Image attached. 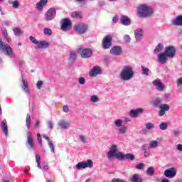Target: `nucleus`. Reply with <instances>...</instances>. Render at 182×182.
Segmentation results:
<instances>
[{
    "label": "nucleus",
    "mask_w": 182,
    "mask_h": 182,
    "mask_svg": "<svg viewBox=\"0 0 182 182\" xmlns=\"http://www.w3.org/2000/svg\"><path fill=\"white\" fill-rule=\"evenodd\" d=\"M119 77L121 80H124V82L132 80V79L134 77V70H133V67L130 65H124L120 72Z\"/></svg>",
    "instance_id": "obj_1"
},
{
    "label": "nucleus",
    "mask_w": 182,
    "mask_h": 182,
    "mask_svg": "<svg viewBox=\"0 0 182 182\" xmlns=\"http://www.w3.org/2000/svg\"><path fill=\"white\" fill-rule=\"evenodd\" d=\"M138 15L140 18H149L153 15V9L146 4H141L138 7Z\"/></svg>",
    "instance_id": "obj_2"
},
{
    "label": "nucleus",
    "mask_w": 182,
    "mask_h": 182,
    "mask_svg": "<svg viewBox=\"0 0 182 182\" xmlns=\"http://www.w3.org/2000/svg\"><path fill=\"white\" fill-rule=\"evenodd\" d=\"M107 157L108 160H112L113 157H116L117 160L122 159V152H119V150H117V145L114 144L111 146V149L107 154Z\"/></svg>",
    "instance_id": "obj_3"
},
{
    "label": "nucleus",
    "mask_w": 182,
    "mask_h": 182,
    "mask_svg": "<svg viewBox=\"0 0 182 182\" xmlns=\"http://www.w3.org/2000/svg\"><path fill=\"white\" fill-rule=\"evenodd\" d=\"M0 49L6 55V56H9V58H14V51L11 46L5 42L2 41V39L0 38Z\"/></svg>",
    "instance_id": "obj_4"
},
{
    "label": "nucleus",
    "mask_w": 182,
    "mask_h": 182,
    "mask_svg": "<svg viewBox=\"0 0 182 182\" xmlns=\"http://www.w3.org/2000/svg\"><path fill=\"white\" fill-rule=\"evenodd\" d=\"M78 53L81 55L83 59H87L93 55V51L90 48H80L78 49Z\"/></svg>",
    "instance_id": "obj_5"
},
{
    "label": "nucleus",
    "mask_w": 182,
    "mask_h": 182,
    "mask_svg": "<svg viewBox=\"0 0 182 182\" xmlns=\"http://www.w3.org/2000/svg\"><path fill=\"white\" fill-rule=\"evenodd\" d=\"M77 170H80L82 168H92L93 167V161L92 160H87V161L79 162L75 166Z\"/></svg>",
    "instance_id": "obj_6"
},
{
    "label": "nucleus",
    "mask_w": 182,
    "mask_h": 182,
    "mask_svg": "<svg viewBox=\"0 0 182 182\" xmlns=\"http://www.w3.org/2000/svg\"><path fill=\"white\" fill-rule=\"evenodd\" d=\"M164 174L167 178H174L177 176V169L174 167L169 168L164 171Z\"/></svg>",
    "instance_id": "obj_7"
},
{
    "label": "nucleus",
    "mask_w": 182,
    "mask_h": 182,
    "mask_svg": "<svg viewBox=\"0 0 182 182\" xmlns=\"http://www.w3.org/2000/svg\"><path fill=\"white\" fill-rule=\"evenodd\" d=\"M74 31L79 35H83L87 31V26L85 24H75L74 26Z\"/></svg>",
    "instance_id": "obj_8"
},
{
    "label": "nucleus",
    "mask_w": 182,
    "mask_h": 182,
    "mask_svg": "<svg viewBox=\"0 0 182 182\" xmlns=\"http://www.w3.org/2000/svg\"><path fill=\"white\" fill-rule=\"evenodd\" d=\"M72 28V24L70 23V20L69 18H63L61 21V29L63 32H68L70 31Z\"/></svg>",
    "instance_id": "obj_9"
},
{
    "label": "nucleus",
    "mask_w": 182,
    "mask_h": 182,
    "mask_svg": "<svg viewBox=\"0 0 182 182\" xmlns=\"http://www.w3.org/2000/svg\"><path fill=\"white\" fill-rule=\"evenodd\" d=\"M55 16H56V10L53 8H50L45 14L46 21H52L53 19H55Z\"/></svg>",
    "instance_id": "obj_10"
},
{
    "label": "nucleus",
    "mask_w": 182,
    "mask_h": 182,
    "mask_svg": "<svg viewBox=\"0 0 182 182\" xmlns=\"http://www.w3.org/2000/svg\"><path fill=\"white\" fill-rule=\"evenodd\" d=\"M109 53L113 56H120L123 53V49L121 46H114L110 49Z\"/></svg>",
    "instance_id": "obj_11"
},
{
    "label": "nucleus",
    "mask_w": 182,
    "mask_h": 182,
    "mask_svg": "<svg viewBox=\"0 0 182 182\" xmlns=\"http://www.w3.org/2000/svg\"><path fill=\"white\" fill-rule=\"evenodd\" d=\"M167 57L171 58L176 56V48L171 46L165 48V51L164 53Z\"/></svg>",
    "instance_id": "obj_12"
},
{
    "label": "nucleus",
    "mask_w": 182,
    "mask_h": 182,
    "mask_svg": "<svg viewBox=\"0 0 182 182\" xmlns=\"http://www.w3.org/2000/svg\"><path fill=\"white\" fill-rule=\"evenodd\" d=\"M144 35V31L141 28H137L134 31V36L136 39V42H141V39H143V36Z\"/></svg>",
    "instance_id": "obj_13"
},
{
    "label": "nucleus",
    "mask_w": 182,
    "mask_h": 182,
    "mask_svg": "<svg viewBox=\"0 0 182 182\" xmlns=\"http://www.w3.org/2000/svg\"><path fill=\"white\" fill-rule=\"evenodd\" d=\"M21 78L23 82L21 87L24 90L25 93L29 96V95H31V91H29V87H28V81H26V79H25V74H21Z\"/></svg>",
    "instance_id": "obj_14"
},
{
    "label": "nucleus",
    "mask_w": 182,
    "mask_h": 182,
    "mask_svg": "<svg viewBox=\"0 0 182 182\" xmlns=\"http://www.w3.org/2000/svg\"><path fill=\"white\" fill-rule=\"evenodd\" d=\"M152 85L153 86H156L159 92H163L164 90L165 86L161 83V80L159 78L154 80L152 82Z\"/></svg>",
    "instance_id": "obj_15"
},
{
    "label": "nucleus",
    "mask_w": 182,
    "mask_h": 182,
    "mask_svg": "<svg viewBox=\"0 0 182 182\" xmlns=\"http://www.w3.org/2000/svg\"><path fill=\"white\" fill-rule=\"evenodd\" d=\"M158 62L161 65H166L167 60H168V57L164 53H160L157 56Z\"/></svg>",
    "instance_id": "obj_16"
},
{
    "label": "nucleus",
    "mask_w": 182,
    "mask_h": 182,
    "mask_svg": "<svg viewBox=\"0 0 182 182\" xmlns=\"http://www.w3.org/2000/svg\"><path fill=\"white\" fill-rule=\"evenodd\" d=\"M112 46V38L109 36H105L102 41V48L104 49H109Z\"/></svg>",
    "instance_id": "obj_17"
},
{
    "label": "nucleus",
    "mask_w": 182,
    "mask_h": 182,
    "mask_svg": "<svg viewBox=\"0 0 182 182\" xmlns=\"http://www.w3.org/2000/svg\"><path fill=\"white\" fill-rule=\"evenodd\" d=\"M142 113H144V109L142 108H138L136 109H132L129 112V115L131 117H139V114H141Z\"/></svg>",
    "instance_id": "obj_18"
},
{
    "label": "nucleus",
    "mask_w": 182,
    "mask_h": 182,
    "mask_svg": "<svg viewBox=\"0 0 182 182\" xmlns=\"http://www.w3.org/2000/svg\"><path fill=\"white\" fill-rule=\"evenodd\" d=\"M100 73H102V69H100V67L95 66L91 70L90 76H91V77H96V75H100Z\"/></svg>",
    "instance_id": "obj_19"
},
{
    "label": "nucleus",
    "mask_w": 182,
    "mask_h": 182,
    "mask_svg": "<svg viewBox=\"0 0 182 182\" xmlns=\"http://www.w3.org/2000/svg\"><path fill=\"white\" fill-rule=\"evenodd\" d=\"M119 21L122 23V25H124V26H129V25H132V21L127 16H121Z\"/></svg>",
    "instance_id": "obj_20"
},
{
    "label": "nucleus",
    "mask_w": 182,
    "mask_h": 182,
    "mask_svg": "<svg viewBox=\"0 0 182 182\" xmlns=\"http://www.w3.org/2000/svg\"><path fill=\"white\" fill-rule=\"evenodd\" d=\"M27 143L29 144V149H33V137L32 136V133L31 132H27Z\"/></svg>",
    "instance_id": "obj_21"
},
{
    "label": "nucleus",
    "mask_w": 182,
    "mask_h": 182,
    "mask_svg": "<svg viewBox=\"0 0 182 182\" xmlns=\"http://www.w3.org/2000/svg\"><path fill=\"white\" fill-rule=\"evenodd\" d=\"M172 25L174 26H182V15L177 16L176 19L173 20Z\"/></svg>",
    "instance_id": "obj_22"
},
{
    "label": "nucleus",
    "mask_w": 182,
    "mask_h": 182,
    "mask_svg": "<svg viewBox=\"0 0 182 182\" xmlns=\"http://www.w3.org/2000/svg\"><path fill=\"white\" fill-rule=\"evenodd\" d=\"M58 126H59L60 129L65 130V129H68V127H69V122H68L66 120L61 119L58 121Z\"/></svg>",
    "instance_id": "obj_23"
},
{
    "label": "nucleus",
    "mask_w": 182,
    "mask_h": 182,
    "mask_svg": "<svg viewBox=\"0 0 182 182\" xmlns=\"http://www.w3.org/2000/svg\"><path fill=\"white\" fill-rule=\"evenodd\" d=\"M121 156H122V158H120V160H134V155H133L132 154H124L121 152Z\"/></svg>",
    "instance_id": "obj_24"
},
{
    "label": "nucleus",
    "mask_w": 182,
    "mask_h": 182,
    "mask_svg": "<svg viewBox=\"0 0 182 182\" xmlns=\"http://www.w3.org/2000/svg\"><path fill=\"white\" fill-rule=\"evenodd\" d=\"M1 129L3 130V132L4 133V135L7 136H8V123L6 122V119H3L1 122Z\"/></svg>",
    "instance_id": "obj_25"
},
{
    "label": "nucleus",
    "mask_w": 182,
    "mask_h": 182,
    "mask_svg": "<svg viewBox=\"0 0 182 182\" xmlns=\"http://www.w3.org/2000/svg\"><path fill=\"white\" fill-rule=\"evenodd\" d=\"M131 181L132 182H143V178L140 175L135 173L132 176H131Z\"/></svg>",
    "instance_id": "obj_26"
},
{
    "label": "nucleus",
    "mask_w": 182,
    "mask_h": 182,
    "mask_svg": "<svg viewBox=\"0 0 182 182\" xmlns=\"http://www.w3.org/2000/svg\"><path fill=\"white\" fill-rule=\"evenodd\" d=\"M48 4V0H40L38 3L36 4V8L38 11H42L43 6Z\"/></svg>",
    "instance_id": "obj_27"
},
{
    "label": "nucleus",
    "mask_w": 182,
    "mask_h": 182,
    "mask_svg": "<svg viewBox=\"0 0 182 182\" xmlns=\"http://www.w3.org/2000/svg\"><path fill=\"white\" fill-rule=\"evenodd\" d=\"M39 49H43L49 47V43L46 41H41L37 43Z\"/></svg>",
    "instance_id": "obj_28"
},
{
    "label": "nucleus",
    "mask_w": 182,
    "mask_h": 182,
    "mask_svg": "<svg viewBox=\"0 0 182 182\" xmlns=\"http://www.w3.org/2000/svg\"><path fill=\"white\" fill-rule=\"evenodd\" d=\"M71 16H72V18H77L78 19H81V18H82V12L80 11H73L71 14Z\"/></svg>",
    "instance_id": "obj_29"
},
{
    "label": "nucleus",
    "mask_w": 182,
    "mask_h": 182,
    "mask_svg": "<svg viewBox=\"0 0 182 182\" xmlns=\"http://www.w3.org/2000/svg\"><path fill=\"white\" fill-rule=\"evenodd\" d=\"M153 106L154 107H160L161 106V99L156 98L153 102Z\"/></svg>",
    "instance_id": "obj_30"
},
{
    "label": "nucleus",
    "mask_w": 182,
    "mask_h": 182,
    "mask_svg": "<svg viewBox=\"0 0 182 182\" xmlns=\"http://www.w3.org/2000/svg\"><path fill=\"white\" fill-rule=\"evenodd\" d=\"M141 68L142 75H144V76H149V72H150V69L143 65L141 66Z\"/></svg>",
    "instance_id": "obj_31"
},
{
    "label": "nucleus",
    "mask_w": 182,
    "mask_h": 182,
    "mask_svg": "<svg viewBox=\"0 0 182 182\" xmlns=\"http://www.w3.org/2000/svg\"><path fill=\"white\" fill-rule=\"evenodd\" d=\"M159 146V142L157 141H151L149 147V149H156Z\"/></svg>",
    "instance_id": "obj_32"
},
{
    "label": "nucleus",
    "mask_w": 182,
    "mask_h": 182,
    "mask_svg": "<svg viewBox=\"0 0 182 182\" xmlns=\"http://www.w3.org/2000/svg\"><path fill=\"white\" fill-rule=\"evenodd\" d=\"M26 126L27 129H31V114H27L26 119Z\"/></svg>",
    "instance_id": "obj_33"
},
{
    "label": "nucleus",
    "mask_w": 182,
    "mask_h": 182,
    "mask_svg": "<svg viewBox=\"0 0 182 182\" xmlns=\"http://www.w3.org/2000/svg\"><path fill=\"white\" fill-rule=\"evenodd\" d=\"M161 50H163V44L161 43H159L155 50H154V53L156 54L159 53V52H161Z\"/></svg>",
    "instance_id": "obj_34"
},
{
    "label": "nucleus",
    "mask_w": 182,
    "mask_h": 182,
    "mask_svg": "<svg viewBox=\"0 0 182 182\" xmlns=\"http://www.w3.org/2000/svg\"><path fill=\"white\" fill-rule=\"evenodd\" d=\"M13 31L16 36H21V35H22V30L18 27L14 28Z\"/></svg>",
    "instance_id": "obj_35"
},
{
    "label": "nucleus",
    "mask_w": 182,
    "mask_h": 182,
    "mask_svg": "<svg viewBox=\"0 0 182 182\" xmlns=\"http://www.w3.org/2000/svg\"><path fill=\"white\" fill-rule=\"evenodd\" d=\"M159 109L165 112H168V110H170V106L167 104H162L159 106Z\"/></svg>",
    "instance_id": "obj_36"
},
{
    "label": "nucleus",
    "mask_w": 182,
    "mask_h": 182,
    "mask_svg": "<svg viewBox=\"0 0 182 182\" xmlns=\"http://www.w3.org/2000/svg\"><path fill=\"white\" fill-rule=\"evenodd\" d=\"M114 124H115L117 127H122L123 126V119H118L115 120Z\"/></svg>",
    "instance_id": "obj_37"
},
{
    "label": "nucleus",
    "mask_w": 182,
    "mask_h": 182,
    "mask_svg": "<svg viewBox=\"0 0 182 182\" xmlns=\"http://www.w3.org/2000/svg\"><path fill=\"white\" fill-rule=\"evenodd\" d=\"M76 58H77L76 53L75 52L70 53L69 60H70V62H73L74 60H75Z\"/></svg>",
    "instance_id": "obj_38"
},
{
    "label": "nucleus",
    "mask_w": 182,
    "mask_h": 182,
    "mask_svg": "<svg viewBox=\"0 0 182 182\" xmlns=\"http://www.w3.org/2000/svg\"><path fill=\"white\" fill-rule=\"evenodd\" d=\"M79 140L84 144H87V143H89V141H87V138L83 135L79 136Z\"/></svg>",
    "instance_id": "obj_39"
},
{
    "label": "nucleus",
    "mask_w": 182,
    "mask_h": 182,
    "mask_svg": "<svg viewBox=\"0 0 182 182\" xmlns=\"http://www.w3.org/2000/svg\"><path fill=\"white\" fill-rule=\"evenodd\" d=\"M167 127H168V125L165 122H161L159 124V128L161 130H167Z\"/></svg>",
    "instance_id": "obj_40"
},
{
    "label": "nucleus",
    "mask_w": 182,
    "mask_h": 182,
    "mask_svg": "<svg viewBox=\"0 0 182 182\" xmlns=\"http://www.w3.org/2000/svg\"><path fill=\"white\" fill-rule=\"evenodd\" d=\"M145 127L146 129H147V130H151L154 129V124L151 122H147L146 124H145Z\"/></svg>",
    "instance_id": "obj_41"
},
{
    "label": "nucleus",
    "mask_w": 182,
    "mask_h": 182,
    "mask_svg": "<svg viewBox=\"0 0 182 182\" xmlns=\"http://www.w3.org/2000/svg\"><path fill=\"white\" fill-rule=\"evenodd\" d=\"M9 4L10 5H13V8H16V9L19 8V2L18 1H9Z\"/></svg>",
    "instance_id": "obj_42"
},
{
    "label": "nucleus",
    "mask_w": 182,
    "mask_h": 182,
    "mask_svg": "<svg viewBox=\"0 0 182 182\" xmlns=\"http://www.w3.org/2000/svg\"><path fill=\"white\" fill-rule=\"evenodd\" d=\"M146 174L148 176H153L154 174V168L153 167H149L146 170Z\"/></svg>",
    "instance_id": "obj_43"
},
{
    "label": "nucleus",
    "mask_w": 182,
    "mask_h": 182,
    "mask_svg": "<svg viewBox=\"0 0 182 182\" xmlns=\"http://www.w3.org/2000/svg\"><path fill=\"white\" fill-rule=\"evenodd\" d=\"M43 32L48 36H52V30L49 28H45L44 30H43Z\"/></svg>",
    "instance_id": "obj_44"
},
{
    "label": "nucleus",
    "mask_w": 182,
    "mask_h": 182,
    "mask_svg": "<svg viewBox=\"0 0 182 182\" xmlns=\"http://www.w3.org/2000/svg\"><path fill=\"white\" fill-rule=\"evenodd\" d=\"M48 145L50 149L51 153H55V145L53 144V143H52V141H48Z\"/></svg>",
    "instance_id": "obj_45"
},
{
    "label": "nucleus",
    "mask_w": 182,
    "mask_h": 182,
    "mask_svg": "<svg viewBox=\"0 0 182 182\" xmlns=\"http://www.w3.org/2000/svg\"><path fill=\"white\" fill-rule=\"evenodd\" d=\"M127 132V127H122L118 130V133H120L121 134H125V133Z\"/></svg>",
    "instance_id": "obj_46"
},
{
    "label": "nucleus",
    "mask_w": 182,
    "mask_h": 182,
    "mask_svg": "<svg viewBox=\"0 0 182 182\" xmlns=\"http://www.w3.org/2000/svg\"><path fill=\"white\" fill-rule=\"evenodd\" d=\"M90 100V102H92V103H97V102H99V98L96 95H92Z\"/></svg>",
    "instance_id": "obj_47"
},
{
    "label": "nucleus",
    "mask_w": 182,
    "mask_h": 182,
    "mask_svg": "<svg viewBox=\"0 0 182 182\" xmlns=\"http://www.w3.org/2000/svg\"><path fill=\"white\" fill-rule=\"evenodd\" d=\"M30 41L32 43H35V45H38V43H39V41H38V40L33 36H30Z\"/></svg>",
    "instance_id": "obj_48"
},
{
    "label": "nucleus",
    "mask_w": 182,
    "mask_h": 182,
    "mask_svg": "<svg viewBox=\"0 0 182 182\" xmlns=\"http://www.w3.org/2000/svg\"><path fill=\"white\" fill-rule=\"evenodd\" d=\"M124 40L125 42H127V43H130V41H132V38H130V36H129V35H125V36H124Z\"/></svg>",
    "instance_id": "obj_49"
},
{
    "label": "nucleus",
    "mask_w": 182,
    "mask_h": 182,
    "mask_svg": "<svg viewBox=\"0 0 182 182\" xmlns=\"http://www.w3.org/2000/svg\"><path fill=\"white\" fill-rule=\"evenodd\" d=\"M78 83H80V85H85V83H86V80H85V77H80L78 79Z\"/></svg>",
    "instance_id": "obj_50"
},
{
    "label": "nucleus",
    "mask_w": 182,
    "mask_h": 182,
    "mask_svg": "<svg viewBox=\"0 0 182 182\" xmlns=\"http://www.w3.org/2000/svg\"><path fill=\"white\" fill-rule=\"evenodd\" d=\"M37 140H38L41 147H42V136H41V134H39V133L37 134Z\"/></svg>",
    "instance_id": "obj_51"
},
{
    "label": "nucleus",
    "mask_w": 182,
    "mask_h": 182,
    "mask_svg": "<svg viewBox=\"0 0 182 182\" xmlns=\"http://www.w3.org/2000/svg\"><path fill=\"white\" fill-rule=\"evenodd\" d=\"M43 85V81H42V80L38 81L37 84H36L37 89L41 90V88L42 87Z\"/></svg>",
    "instance_id": "obj_52"
},
{
    "label": "nucleus",
    "mask_w": 182,
    "mask_h": 182,
    "mask_svg": "<svg viewBox=\"0 0 182 182\" xmlns=\"http://www.w3.org/2000/svg\"><path fill=\"white\" fill-rule=\"evenodd\" d=\"M47 126L48 128L50 129V130H52V129H53V122H52V121H48Z\"/></svg>",
    "instance_id": "obj_53"
},
{
    "label": "nucleus",
    "mask_w": 182,
    "mask_h": 182,
    "mask_svg": "<svg viewBox=\"0 0 182 182\" xmlns=\"http://www.w3.org/2000/svg\"><path fill=\"white\" fill-rule=\"evenodd\" d=\"M144 167V164L143 163L136 165V170H142Z\"/></svg>",
    "instance_id": "obj_54"
},
{
    "label": "nucleus",
    "mask_w": 182,
    "mask_h": 182,
    "mask_svg": "<svg viewBox=\"0 0 182 182\" xmlns=\"http://www.w3.org/2000/svg\"><path fill=\"white\" fill-rule=\"evenodd\" d=\"M111 182H126L124 180L121 179V178H114L112 179Z\"/></svg>",
    "instance_id": "obj_55"
},
{
    "label": "nucleus",
    "mask_w": 182,
    "mask_h": 182,
    "mask_svg": "<svg viewBox=\"0 0 182 182\" xmlns=\"http://www.w3.org/2000/svg\"><path fill=\"white\" fill-rule=\"evenodd\" d=\"M172 133H173V136H176V137L178 136H180V130H178V129H173L172 131Z\"/></svg>",
    "instance_id": "obj_56"
},
{
    "label": "nucleus",
    "mask_w": 182,
    "mask_h": 182,
    "mask_svg": "<svg viewBox=\"0 0 182 182\" xmlns=\"http://www.w3.org/2000/svg\"><path fill=\"white\" fill-rule=\"evenodd\" d=\"M182 85V77H180L176 81V86L177 87H179Z\"/></svg>",
    "instance_id": "obj_57"
},
{
    "label": "nucleus",
    "mask_w": 182,
    "mask_h": 182,
    "mask_svg": "<svg viewBox=\"0 0 182 182\" xmlns=\"http://www.w3.org/2000/svg\"><path fill=\"white\" fill-rule=\"evenodd\" d=\"M63 110L65 113H68V112H69V106L68 105H64L63 107Z\"/></svg>",
    "instance_id": "obj_58"
},
{
    "label": "nucleus",
    "mask_w": 182,
    "mask_h": 182,
    "mask_svg": "<svg viewBox=\"0 0 182 182\" xmlns=\"http://www.w3.org/2000/svg\"><path fill=\"white\" fill-rule=\"evenodd\" d=\"M112 22H114V23H117V22H119V16H114L112 18Z\"/></svg>",
    "instance_id": "obj_59"
},
{
    "label": "nucleus",
    "mask_w": 182,
    "mask_h": 182,
    "mask_svg": "<svg viewBox=\"0 0 182 182\" xmlns=\"http://www.w3.org/2000/svg\"><path fill=\"white\" fill-rule=\"evenodd\" d=\"M2 34L5 38H8V31H6V29L4 28L2 30Z\"/></svg>",
    "instance_id": "obj_60"
},
{
    "label": "nucleus",
    "mask_w": 182,
    "mask_h": 182,
    "mask_svg": "<svg viewBox=\"0 0 182 182\" xmlns=\"http://www.w3.org/2000/svg\"><path fill=\"white\" fill-rule=\"evenodd\" d=\"M3 23L6 26H11V21L6 20L4 21H3Z\"/></svg>",
    "instance_id": "obj_61"
},
{
    "label": "nucleus",
    "mask_w": 182,
    "mask_h": 182,
    "mask_svg": "<svg viewBox=\"0 0 182 182\" xmlns=\"http://www.w3.org/2000/svg\"><path fill=\"white\" fill-rule=\"evenodd\" d=\"M176 150H178V151H182V144H178L176 146Z\"/></svg>",
    "instance_id": "obj_62"
},
{
    "label": "nucleus",
    "mask_w": 182,
    "mask_h": 182,
    "mask_svg": "<svg viewBox=\"0 0 182 182\" xmlns=\"http://www.w3.org/2000/svg\"><path fill=\"white\" fill-rule=\"evenodd\" d=\"M166 114V111L163 109H160L159 111V116H164Z\"/></svg>",
    "instance_id": "obj_63"
},
{
    "label": "nucleus",
    "mask_w": 182,
    "mask_h": 182,
    "mask_svg": "<svg viewBox=\"0 0 182 182\" xmlns=\"http://www.w3.org/2000/svg\"><path fill=\"white\" fill-rule=\"evenodd\" d=\"M144 157H149V156H150V151H145L144 152Z\"/></svg>",
    "instance_id": "obj_64"
}]
</instances>
